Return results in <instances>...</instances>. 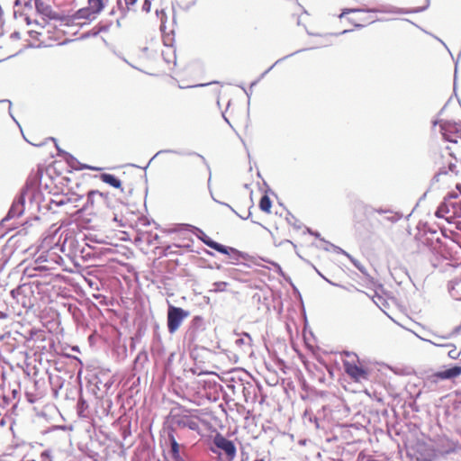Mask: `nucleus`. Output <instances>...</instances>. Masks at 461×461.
Wrapping results in <instances>:
<instances>
[{
  "label": "nucleus",
  "mask_w": 461,
  "mask_h": 461,
  "mask_svg": "<svg viewBox=\"0 0 461 461\" xmlns=\"http://www.w3.org/2000/svg\"><path fill=\"white\" fill-rule=\"evenodd\" d=\"M214 445L221 449L228 458L232 459L236 455V447L231 440L227 439L221 434H216L213 438Z\"/></svg>",
  "instance_id": "9d476101"
},
{
  "label": "nucleus",
  "mask_w": 461,
  "mask_h": 461,
  "mask_svg": "<svg viewBox=\"0 0 461 461\" xmlns=\"http://www.w3.org/2000/svg\"><path fill=\"white\" fill-rule=\"evenodd\" d=\"M175 97L180 99L181 98V95L179 93H176L175 94Z\"/></svg>",
  "instance_id": "bb28decb"
},
{
  "label": "nucleus",
  "mask_w": 461,
  "mask_h": 461,
  "mask_svg": "<svg viewBox=\"0 0 461 461\" xmlns=\"http://www.w3.org/2000/svg\"><path fill=\"white\" fill-rule=\"evenodd\" d=\"M199 412L198 410H184L181 413L173 416L174 423L178 428H187L200 433V424L203 420L199 416Z\"/></svg>",
  "instance_id": "20e7f679"
},
{
  "label": "nucleus",
  "mask_w": 461,
  "mask_h": 461,
  "mask_svg": "<svg viewBox=\"0 0 461 461\" xmlns=\"http://www.w3.org/2000/svg\"><path fill=\"white\" fill-rule=\"evenodd\" d=\"M194 229H195V234H196L197 238L199 240H201L205 245H207L211 249H213L216 251H218V252H220L221 254H226V255H229L230 252H235L236 251L232 248H228V247H225V246H223V245H221L220 243H217V242L213 241L202 230H200L198 228H194Z\"/></svg>",
  "instance_id": "1a4fd4ad"
},
{
  "label": "nucleus",
  "mask_w": 461,
  "mask_h": 461,
  "mask_svg": "<svg viewBox=\"0 0 461 461\" xmlns=\"http://www.w3.org/2000/svg\"><path fill=\"white\" fill-rule=\"evenodd\" d=\"M457 332L461 333V324L456 329Z\"/></svg>",
  "instance_id": "cd10ccee"
},
{
  "label": "nucleus",
  "mask_w": 461,
  "mask_h": 461,
  "mask_svg": "<svg viewBox=\"0 0 461 461\" xmlns=\"http://www.w3.org/2000/svg\"><path fill=\"white\" fill-rule=\"evenodd\" d=\"M342 355L345 357L342 359L344 371L352 381L361 383L362 381L368 380L369 370L360 361L356 353L344 351Z\"/></svg>",
  "instance_id": "f257e3e1"
},
{
  "label": "nucleus",
  "mask_w": 461,
  "mask_h": 461,
  "mask_svg": "<svg viewBox=\"0 0 461 461\" xmlns=\"http://www.w3.org/2000/svg\"><path fill=\"white\" fill-rule=\"evenodd\" d=\"M461 375V366H454L445 371L437 372L429 377L432 383H437L439 379H452Z\"/></svg>",
  "instance_id": "ddd939ff"
},
{
  "label": "nucleus",
  "mask_w": 461,
  "mask_h": 461,
  "mask_svg": "<svg viewBox=\"0 0 461 461\" xmlns=\"http://www.w3.org/2000/svg\"><path fill=\"white\" fill-rule=\"evenodd\" d=\"M108 199V194L99 191H90L87 194V201L84 206L85 210H94L99 208Z\"/></svg>",
  "instance_id": "f8f14e48"
},
{
  "label": "nucleus",
  "mask_w": 461,
  "mask_h": 461,
  "mask_svg": "<svg viewBox=\"0 0 461 461\" xmlns=\"http://www.w3.org/2000/svg\"><path fill=\"white\" fill-rule=\"evenodd\" d=\"M438 218H443L447 222L460 220L456 222L457 229L461 230V200L456 194H449L435 212Z\"/></svg>",
  "instance_id": "f03ea898"
},
{
  "label": "nucleus",
  "mask_w": 461,
  "mask_h": 461,
  "mask_svg": "<svg viewBox=\"0 0 461 461\" xmlns=\"http://www.w3.org/2000/svg\"><path fill=\"white\" fill-rule=\"evenodd\" d=\"M357 12L360 13L361 14V17L358 19V21L361 22L362 23H357L356 25L363 26L365 24L371 23L375 21L371 16V12L362 10H357Z\"/></svg>",
  "instance_id": "a211bd4d"
},
{
  "label": "nucleus",
  "mask_w": 461,
  "mask_h": 461,
  "mask_svg": "<svg viewBox=\"0 0 461 461\" xmlns=\"http://www.w3.org/2000/svg\"><path fill=\"white\" fill-rule=\"evenodd\" d=\"M50 31L47 28H41V31H29V36L32 39L30 45L33 47H50L52 45L50 37Z\"/></svg>",
  "instance_id": "423d86ee"
},
{
  "label": "nucleus",
  "mask_w": 461,
  "mask_h": 461,
  "mask_svg": "<svg viewBox=\"0 0 461 461\" xmlns=\"http://www.w3.org/2000/svg\"><path fill=\"white\" fill-rule=\"evenodd\" d=\"M456 189L459 190V192L461 194V185L459 183H456Z\"/></svg>",
  "instance_id": "a878e982"
},
{
  "label": "nucleus",
  "mask_w": 461,
  "mask_h": 461,
  "mask_svg": "<svg viewBox=\"0 0 461 461\" xmlns=\"http://www.w3.org/2000/svg\"><path fill=\"white\" fill-rule=\"evenodd\" d=\"M173 432H174V429H171V431L168 433V440H169L170 447H171V449H170L171 456L174 459V461H184V459L180 456V448L183 446L178 444Z\"/></svg>",
  "instance_id": "4468645a"
},
{
  "label": "nucleus",
  "mask_w": 461,
  "mask_h": 461,
  "mask_svg": "<svg viewBox=\"0 0 461 461\" xmlns=\"http://www.w3.org/2000/svg\"><path fill=\"white\" fill-rule=\"evenodd\" d=\"M107 0H88V7L77 11V18H85L92 20L99 14L104 7Z\"/></svg>",
  "instance_id": "0eeeda50"
},
{
  "label": "nucleus",
  "mask_w": 461,
  "mask_h": 461,
  "mask_svg": "<svg viewBox=\"0 0 461 461\" xmlns=\"http://www.w3.org/2000/svg\"><path fill=\"white\" fill-rule=\"evenodd\" d=\"M417 461H432V460H431V458H427V457L426 458H422V459L417 457Z\"/></svg>",
  "instance_id": "393cba45"
},
{
  "label": "nucleus",
  "mask_w": 461,
  "mask_h": 461,
  "mask_svg": "<svg viewBox=\"0 0 461 461\" xmlns=\"http://www.w3.org/2000/svg\"><path fill=\"white\" fill-rule=\"evenodd\" d=\"M441 128L446 140L457 143L461 140V126L458 124L447 122Z\"/></svg>",
  "instance_id": "9b49d317"
},
{
  "label": "nucleus",
  "mask_w": 461,
  "mask_h": 461,
  "mask_svg": "<svg viewBox=\"0 0 461 461\" xmlns=\"http://www.w3.org/2000/svg\"><path fill=\"white\" fill-rule=\"evenodd\" d=\"M438 167V173L436 175L437 181H443L445 177L450 178L456 175L457 159L449 151L442 152L436 160Z\"/></svg>",
  "instance_id": "7ed1b4c3"
},
{
  "label": "nucleus",
  "mask_w": 461,
  "mask_h": 461,
  "mask_svg": "<svg viewBox=\"0 0 461 461\" xmlns=\"http://www.w3.org/2000/svg\"><path fill=\"white\" fill-rule=\"evenodd\" d=\"M100 179L104 183H105V184H107V185H111V186H113L114 188L122 189V190L121 180L118 179L115 176H113L112 174H107V173L101 174L100 175Z\"/></svg>",
  "instance_id": "2eb2a0df"
},
{
  "label": "nucleus",
  "mask_w": 461,
  "mask_h": 461,
  "mask_svg": "<svg viewBox=\"0 0 461 461\" xmlns=\"http://www.w3.org/2000/svg\"><path fill=\"white\" fill-rule=\"evenodd\" d=\"M0 54L3 56L4 59H5L12 57L14 54V51L3 50V47L0 46Z\"/></svg>",
  "instance_id": "aec40b11"
},
{
  "label": "nucleus",
  "mask_w": 461,
  "mask_h": 461,
  "mask_svg": "<svg viewBox=\"0 0 461 461\" xmlns=\"http://www.w3.org/2000/svg\"><path fill=\"white\" fill-rule=\"evenodd\" d=\"M213 291L214 292H224L227 290L228 283L226 282H215L213 284Z\"/></svg>",
  "instance_id": "6ab92c4d"
},
{
  "label": "nucleus",
  "mask_w": 461,
  "mask_h": 461,
  "mask_svg": "<svg viewBox=\"0 0 461 461\" xmlns=\"http://www.w3.org/2000/svg\"><path fill=\"white\" fill-rule=\"evenodd\" d=\"M86 168H89V169H92V170H96L97 169L96 167H86Z\"/></svg>",
  "instance_id": "c756f323"
},
{
  "label": "nucleus",
  "mask_w": 461,
  "mask_h": 461,
  "mask_svg": "<svg viewBox=\"0 0 461 461\" xmlns=\"http://www.w3.org/2000/svg\"><path fill=\"white\" fill-rule=\"evenodd\" d=\"M351 12H355V10H351V9H345L342 14H340V17L351 13Z\"/></svg>",
  "instance_id": "5701e85b"
},
{
  "label": "nucleus",
  "mask_w": 461,
  "mask_h": 461,
  "mask_svg": "<svg viewBox=\"0 0 461 461\" xmlns=\"http://www.w3.org/2000/svg\"><path fill=\"white\" fill-rule=\"evenodd\" d=\"M28 294H32V288L28 285H20L12 291V295L16 299L17 303H21L24 308H31L33 306V302Z\"/></svg>",
  "instance_id": "6e6552de"
},
{
  "label": "nucleus",
  "mask_w": 461,
  "mask_h": 461,
  "mask_svg": "<svg viewBox=\"0 0 461 461\" xmlns=\"http://www.w3.org/2000/svg\"><path fill=\"white\" fill-rule=\"evenodd\" d=\"M189 315L182 308L169 306L167 311V329L170 333H174L181 325L183 320Z\"/></svg>",
  "instance_id": "39448f33"
},
{
  "label": "nucleus",
  "mask_w": 461,
  "mask_h": 461,
  "mask_svg": "<svg viewBox=\"0 0 461 461\" xmlns=\"http://www.w3.org/2000/svg\"><path fill=\"white\" fill-rule=\"evenodd\" d=\"M258 207L259 209L267 213V214H270L271 213V208H272V201L271 199L269 198V196L265 194L261 198H260V201H259V203H258Z\"/></svg>",
  "instance_id": "dca6fc26"
},
{
  "label": "nucleus",
  "mask_w": 461,
  "mask_h": 461,
  "mask_svg": "<svg viewBox=\"0 0 461 461\" xmlns=\"http://www.w3.org/2000/svg\"><path fill=\"white\" fill-rule=\"evenodd\" d=\"M41 457H48V455H47L45 452H43V453L41 454Z\"/></svg>",
  "instance_id": "c85d7f7f"
},
{
  "label": "nucleus",
  "mask_w": 461,
  "mask_h": 461,
  "mask_svg": "<svg viewBox=\"0 0 461 461\" xmlns=\"http://www.w3.org/2000/svg\"><path fill=\"white\" fill-rule=\"evenodd\" d=\"M176 240L178 241L177 244H175L176 248L190 249L192 246V239L190 237H185V234L183 232H179Z\"/></svg>",
  "instance_id": "f3484780"
},
{
  "label": "nucleus",
  "mask_w": 461,
  "mask_h": 461,
  "mask_svg": "<svg viewBox=\"0 0 461 461\" xmlns=\"http://www.w3.org/2000/svg\"><path fill=\"white\" fill-rule=\"evenodd\" d=\"M292 7H293V9H301L299 5L297 3H295V2L292 3Z\"/></svg>",
  "instance_id": "b1692460"
},
{
  "label": "nucleus",
  "mask_w": 461,
  "mask_h": 461,
  "mask_svg": "<svg viewBox=\"0 0 461 461\" xmlns=\"http://www.w3.org/2000/svg\"><path fill=\"white\" fill-rule=\"evenodd\" d=\"M27 461H35L34 459H28Z\"/></svg>",
  "instance_id": "7c9ffc66"
},
{
  "label": "nucleus",
  "mask_w": 461,
  "mask_h": 461,
  "mask_svg": "<svg viewBox=\"0 0 461 461\" xmlns=\"http://www.w3.org/2000/svg\"><path fill=\"white\" fill-rule=\"evenodd\" d=\"M10 38L12 40H19L21 38L20 33L18 32H14L11 34Z\"/></svg>",
  "instance_id": "4be33fe9"
},
{
  "label": "nucleus",
  "mask_w": 461,
  "mask_h": 461,
  "mask_svg": "<svg viewBox=\"0 0 461 461\" xmlns=\"http://www.w3.org/2000/svg\"><path fill=\"white\" fill-rule=\"evenodd\" d=\"M143 10H145L146 12H149V9H150V2L149 0H146L143 4V6H142Z\"/></svg>",
  "instance_id": "412c9836"
}]
</instances>
